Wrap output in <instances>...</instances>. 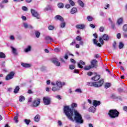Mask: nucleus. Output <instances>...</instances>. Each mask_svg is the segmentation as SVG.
<instances>
[{
    "mask_svg": "<svg viewBox=\"0 0 127 127\" xmlns=\"http://www.w3.org/2000/svg\"><path fill=\"white\" fill-rule=\"evenodd\" d=\"M64 111L67 119H68V120L71 122H74V120L76 124H79L80 125L84 124V120H83L82 115H81L79 112H78V111L76 110H74L73 111L69 106H64ZM73 113L74 114H73ZM74 117L73 119V117L74 116Z\"/></svg>",
    "mask_w": 127,
    "mask_h": 127,
    "instance_id": "nucleus-1",
    "label": "nucleus"
},
{
    "mask_svg": "<svg viewBox=\"0 0 127 127\" xmlns=\"http://www.w3.org/2000/svg\"><path fill=\"white\" fill-rule=\"evenodd\" d=\"M104 84V79H101L99 82H88L87 83V86H91L95 87V88H99Z\"/></svg>",
    "mask_w": 127,
    "mask_h": 127,
    "instance_id": "nucleus-2",
    "label": "nucleus"
},
{
    "mask_svg": "<svg viewBox=\"0 0 127 127\" xmlns=\"http://www.w3.org/2000/svg\"><path fill=\"white\" fill-rule=\"evenodd\" d=\"M108 115L111 119H116V118L119 117V115H120V112H119V111H118L117 110L112 109L109 110Z\"/></svg>",
    "mask_w": 127,
    "mask_h": 127,
    "instance_id": "nucleus-3",
    "label": "nucleus"
},
{
    "mask_svg": "<svg viewBox=\"0 0 127 127\" xmlns=\"http://www.w3.org/2000/svg\"><path fill=\"white\" fill-rule=\"evenodd\" d=\"M57 86H54L52 88V90L53 92H56L57 91H59L60 89H62L63 86H65V82H62L61 81H57L56 83Z\"/></svg>",
    "mask_w": 127,
    "mask_h": 127,
    "instance_id": "nucleus-4",
    "label": "nucleus"
},
{
    "mask_svg": "<svg viewBox=\"0 0 127 127\" xmlns=\"http://www.w3.org/2000/svg\"><path fill=\"white\" fill-rule=\"evenodd\" d=\"M31 12L32 16L36 17L37 19H40V16L39 15L38 12H37V11L34 10V9H31Z\"/></svg>",
    "mask_w": 127,
    "mask_h": 127,
    "instance_id": "nucleus-5",
    "label": "nucleus"
},
{
    "mask_svg": "<svg viewBox=\"0 0 127 127\" xmlns=\"http://www.w3.org/2000/svg\"><path fill=\"white\" fill-rule=\"evenodd\" d=\"M43 101L44 105L48 106V105H50V103H51V99L50 97H45L43 98Z\"/></svg>",
    "mask_w": 127,
    "mask_h": 127,
    "instance_id": "nucleus-6",
    "label": "nucleus"
},
{
    "mask_svg": "<svg viewBox=\"0 0 127 127\" xmlns=\"http://www.w3.org/2000/svg\"><path fill=\"white\" fill-rule=\"evenodd\" d=\"M14 71L10 72L5 77V80L6 81H8L9 80H11L14 76Z\"/></svg>",
    "mask_w": 127,
    "mask_h": 127,
    "instance_id": "nucleus-7",
    "label": "nucleus"
},
{
    "mask_svg": "<svg viewBox=\"0 0 127 127\" xmlns=\"http://www.w3.org/2000/svg\"><path fill=\"white\" fill-rule=\"evenodd\" d=\"M40 104V99L39 98H36L34 99L33 102V105L34 107H38Z\"/></svg>",
    "mask_w": 127,
    "mask_h": 127,
    "instance_id": "nucleus-8",
    "label": "nucleus"
},
{
    "mask_svg": "<svg viewBox=\"0 0 127 127\" xmlns=\"http://www.w3.org/2000/svg\"><path fill=\"white\" fill-rule=\"evenodd\" d=\"M91 67L92 68H97V64L98 63V61L96 60H93V61H91Z\"/></svg>",
    "mask_w": 127,
    "mask_h": 127,
    "instance_id": "nucleus-9",
    "label": "nucleus"
},
{
    "mask_svg": "<svg viewBox=\"0 0 127 127\" xmlns=\"http://www.w3.org/2000/svg\"><path fill=\"white\" fill-rule=\"evenodd\" d=\"M53 63L55 64L56 66H60V62H58V59L55 58L53 60Z\"/></svg>",
    "mask_w": 127,
    "mask_h": 127,
    "instance_id": "nucleus-10",
    "label": "nucleus"
},
{
    "mask_svg": "<svg viewBox=\"0 0 127 127\" xmlns=\"http://www.w3.org/2000/svg\"><path fill=\"white\" fill-rule=\"evenodd\" d=\"M85 26L86 25H85V24H78V25H76L75 27L78 29H84Z\"/></svg>",
    "mask_w": 127,
    "mask_h": 127,
    "instance_id": "nucleus-11",
    "label": "nucleus"
},
{
    "mask_svg": "<svg viewBox=\"0 0 127 127\" xmlns=\"http://www.w3.org/2000/svg\"><path fill=\"white\" fill-rule=\"evenodd\" d=\"M55 19L56 20H60V21H64V19H63V17L59 15H56L55 17Z\"/></svg>",
    "mask_w": 127,
    "mask_h": 127,
    "instance_id": "nucleus-12",
    "label": "nucleus"
},
{
    "mask_svg": "<svg viewBox=\"0 0 127 127\" xmlns=\"http://www.w3.org/2000/svg\"><path fill=\"white\" fill-rule=\"evenodd\" d=\"M93 105L96 108V107L100 106V105H101V102H100L99 101L94 100L93 101Z\"/></svg>",
    "mask_w": 127,
    "mask_h": 127,
    "instance_id": "nucleus-13",
    "label": "nucleus"
},
{
    "mask_svg": "<svg viewBox=\"0 0 127 127\" xmlns=\"http://www.w3.org/2000/svg\"><path fill=\"white\" fill-rule=\"evenodd\" d=\"M34 121L36 122V123H38L39 121H40V115H37L34 118Z\"/></svg>",
    "mask_w": 127,
    "mask_h": 127,
    "instance_id": "nucleus-14",
    "label": "nucleus"
},
{
    "mask_svg": "<svg viewBox=\"0 0 127 127\" xmlns=\"http://www.w3.org/2000/svg\"><path fill=\"white\" fill-rule=\"evenodd\" d=\"M23 26L24 28H30L31 29H32L33 28V27L31 26V25H28L27 23H23Z\"/></svg>",
    "mask_w": 127,
    "mask_h": 127,
    "instance_id": "nucleus-15",
    "label": "nucleus"
},
{
    "mask_svg": "<svg viewBox=\"0 0 127 127\" xmlns=\"http://www.w3.org/2000/svg\"><path fill=\"white\" fill-rule=\"evenodd\" d=\"M45 40L48 42H54V40L50 36H47L45 37Z\"/></svg>",
    "mask_w": 127,
    "mask_h": 127,
    "instance_id": "nucleus-16",
    "label": "nucleus"
},
{
    "mask_svg": "<svg viewBox=\"0 0 127 127\" xmlns=\"http://www.w3.org/2000/svg\"><path fill=\"white\" fill-rule=\"evenodd\" d=\"M77 65L79 68H80V69H82L83 66H82V65H85V62H83V61H80L79 63H78Z\"/></svg>",
    "mask_w": 127,
    "mask_h": 127,
    "instance_id": "nucleus-17",
    "label": "nucleus"
},
{
    "mask_svg": "<svg viewBox=\"0 0 127 127\" xmlns=\"http://www.w3.org/2000/svg\"><path fill=\"white\" fill-rule=\"evenodd\" d=\"M100 78H101V76L99 75L96 74V76L91 78V80L92 81H98V80H99Z\"/></svg>",
    "mask_w": 127,
    "mask_h": 127,
    "instance_id": "nucleus-18",
    "label": "nucleus"
},
{
    "mask_svg": "<svg viewBox=\"0 0 127 127\" xmlns=\"http://www.w3.org/2000/svg\"><path fill=\"white\" fill-rule=\"evenodd\" d=\"M77 8L73 7L70 10V13H71V14H74V13H76V12H77Z\"/></svg>",
    "mask_w": 127,
    "mask_h": 127,
    "instance_id": "nucleus-19",
    "label": "nucleus"
},
{
    "mask_svg": "<svg viewBox=\"0 0 127 127\" xmlns=\"http://www.w3.org/2000/svg\"><path fill=\"white\" fill-rule=\"evenodd\" d=\"M102 38L103 40H105V41H108L110 39V38L109 37V36L107 34H104L102 36Z\"/></svg>",
    "mask_w": 127,
    "mask_h": 127,
    "instance_id": "nucleus-20",
    "label": "nucleus"
},
{
    "mask_svg": "<svg viewBox=\"0 0 127 127\" xmlns=\"http://www.w3.org/2000/svg\"><path fill=\"white\" fill-rule=\"evenodd\" d=\"M93 43L94 44H95V45H97V46H99V47H101V46H102V45H101V44H100V43H98V41H97V40H96L95 39H94L93 40Z\"/></svg>",
    "mask_w": 127,
    "mask_h": 127,
    "instance_id": "nucleus-21",
    "label": "nucleus"
},
{
    "mask_svg": "<svg viewBox=\"0 0 127 127\" xmlns=\"http://www.w3.org/2000/svg\"><path fill=\"white\" fill-rule=\"evenodd\" d=\"M89 112H91V113H95V112H96V108L93 106H92L89 109Z\"/></svg>",
    "mask_w": 127,
    "mask_h": 127,
    "instance_id": "nucleus-22",
    "label": "nucleus"
},
{
    "mask_svg": "<svg viewBox=\"0 0 127 127\" xmlns=\"http://www.w3.org/2000/svg\"><path fill=\"white\" fill-rule=\"evenodd\" d=\"M71 55V56H73V54H70V52H67V53H65V56L64 57V59H68V56Z\"/></svg>",
    "mask_w": 127,
    "mask_h": 127,
    "instance_id": "nucleus-23",
    "label": "nucleus"
},
{
    "mask_svg": "<svg viewBox=\"0 0 127 127\" xmlns=\"http://www.w3.org/2000/svg\"><path fill=\"white\" fill-rule=\"evenodd\" d=\"M78 3L80 5V6H81V7H84L85 4H84V2H83V1L81 0H78Z\"/></svg>",
    "mask_w": 127,
    "mask_h": 127,
    "instance_id": "nucleus-24",
    "label": "nucleus"
},
{
    "mask_svg": "<svg viewBox=\"0 0 127 127\" xmlns=\"http://www.w3.org/2000/svg\"><path fill=\"white\" fill-rule=\"evenodd\" d=\"M21 65L25 68H29L30 67V64H28L21 63Z\"/></svg>",
    "mask_w": 127,
    "mask_h": 127,
    "instance_id": "nucleus-25",
    "label": "nucleus"
},
{
    "mask_svg": "<svg viewBox=\"0 0 127 127\" xmlns=\"http://www.w3.org/2000/svg\"><path fill=\"white\" fill-rule=\"evenodd\" d=\"M11 49H12L13 54H14V55H16V54H17V53L16 52V49L14 48L13 47H11Z\"/></svg>",
    "mask_w": 127,
    "mask_h": 127,
    "instance_id": "nucleus-26",
    "label": "nucleus"
},
{
    "mask_svg": "<svg viewBox=\"0 0 127 127\" xmlns=\"http://www.w3.org/2000/svg\"><path fill=\"white\" fill-rule=\"evenodd\" d=\"M18 114H16V116L14 117V121L15 122V123H16V124H17V123H18Z\"/></svg>",
    "mask_w": 127,
    "mask_h": 127,
    "instance_id": "nucleus-27",
    "label": "nucleus"
},
{
    "mask_svg": "<svg viewBox=\"0 0 127 127\" xmlns=\"http://www.w3.org/2000/svg\"><path fill=\"white\" fill-rule=\"evenodd\" d=\"M18 91H19V86H17L15 87V88L14 90V93L17 94V93H18Z\"/></svg>",
    "mask_w": 127,
    "mask_h": 127,
    "instance_id": "nucleus-28",
    "label": "nucleus"
},
{
    "mask_svg": "<svg viewBox=\"0 0 127 127\" xmlns=\"http://www.w3.org/2000/svg\"><path fill=\"white\" fill-rule=\"evenodd\" d=\"M123 18H120L118 19L117 20V24L119 25H120V24H122V23H123Z\"/></svg>",
    "mask_w": 127,
    "mask_h": 127,
    "instance_id": "nucleus-29",
    "label": "nucleus"
},
{
    "mask_svg": "<svg viewBox=\"0 0 127 127\" xmlns=\"http://www.w3.org/2000/svg\"><path fill=\"white\" fill-rule=\"evenodd\" d=\"M58 6L59 8H63L64 7V4L62 2H60L58 4Z\"/></svg>",
    "mask_w": 127,
    "mask_h": 127,
    "instance_id": "nucleus-30",
    "label": "nucleus"
},
{
    "mask_svg": "<svg viewBox=\"0 0 127 127\" xmlns=\"http://www.w3.org/2000/svg\"><path fill=\"white\" fill-rule=\"evenodd\" d=\"M19 102H24V101H25V98L24 96L21 95L19 97Z\"/></svg>",
    "mask_w": 127,
    "mask_h": 127,
    "instance_id": "nucleus-31",
    "label": "nucleus"
},
{
    "mask_svg": "<svg viewBox=\"0 0 127 127\" xmlns=\"http://www.w3.org/2000/svg\"><path fill=\"white\" fill-rule=\"evenodd\" d=\"M124 46H125V45L124 44V43L122 42H120L119 43V49H122V48H124Z\"/></svg>",
    "mask_w": 127,
    "mask_h": 127,
    "instance_id": "nucleus-32",
    "label": "nucleus"
},
{
    "mask_svg": "<svg viewBox=\"0 0 127 127\" xmlns=\"http://www.w3.org/2000/svg\"><path fill=\"white\" fill-rule=\"evenodd\" d=\"M35 35H36V37H37V38H39V36H40V32H39V31H36L35 32Z\"/></svg>",
    "mask_w": 127,
    "mask_h": 127,
    "instance_id": "nucleus-33",
    "label": "nucleus"
},
{
    "mask_svg": "<svg viewBox=\"0 0 127 127\" xmlns=\"http://www.w3.org/2000/svg\"><path fill=\"white\" fill-rule=\"evenodd\" d=\"M30 50H31V47L28 46V47L25 49V52H29Z\"/></svg>",
    "mask_w": 127,
    "mask_h": 127,
    "instance_id": "nucleus-34",
    "label": "nucleus"
},
{
    "mask_svg": "<svg viewBox=\"0 0 127 127\" xmlns=\"http://www.w3.org/2000/svg\"><path fill=\"white\" fill-rule=\"evenodd\" d=\"M0 58H5V54L2 52H0Z\"/></svg>",
    "mask_w": 127,
    "mask_h": 127,
    "instance_id": "nucleus-35",
    "label": "nucleus"
},
{
    "mask_svg": "<svg viewBox=\"0 0 127 127\" xmlns=\"http://www.w3.org/2000/svg\"><path fill=\"white\" fill-rule=\"evenodd\" d=\"M111 87V83H106L105 85V89H108V88H110Z\"/></svg>",
    "mask_w": 127,
    "mask_h": 127,
    "instance_id": "nucleus-36",
    "label": "nucleus"
},
{
    "mask_svg": "<svg viewBox=\"0 0 127 127\" xmlns=\"http://www.w3.org/2000/svg\"><path fill=\"white\" fill-rule=\"evenodd\" d=\"M49 9H51V5H48L45 8V11H47V10H49Z\"/></svg>",
    "mask_w": 127,
    "mask_h": 127,
    "instance_id": "nucleus-37",
    "label": "nucleus"
},
{
    "mask_svg": "<svg viewBox=\"0 0 127 127\" xmlns=\"http://www.w3.org/2000/svg\"><path fill=\"white\" fill-rule=\"evenodd\" d=\"M92 67L91 65L86 66L84 67V70H90Z\"/></svg>",
    "mask_w": 127,
    "mask_h": 127,
    "instance_id": "nucleus-38",
    "label": "nucleus"
},
{
    "mask_svg": "<svg viewBox=\"0 0 127 127\" xmlns=\"http://www.w3.org/2000/svg\"><path fill=\"white\" fill-rule=\"evenodd\" d=\"M75 93H79L81 94V93H82V90L80 88H77L75 90Z\"/></svg>",
    "mask_w": 127,
    "mask_h": 127,
    "instance_id": "nucleus-39",
    "label": "nucleus"
},
{
    "mask_svg": "<svg viewBox=\"0 0 127 127\" xmlns=\"http://www.w3.org/2000/svg\"><path fill=\"white\" fill-rule=\"evenodd\" d=\"M77 103H73L72 104H71V108L72 109H74L75 108H77Z\"/></svg>",
    "mask_w": 127,
    "mask_h": 127,
    "instance_id": "nucleus-40",
    "label": "nucleus"
},
{
    "mask_svg": "<svg viewBox=\"0 0 127 127\" xmlns=\"http://www.w3.org/2000/svg\"><path fill=\"white\" fill-rule=\"evenodd\" d=\"M75 39L77 40V41H82V37H81L80 36H77Z\"/></svg>",
    "mask_w": 127,
    "mask_h": 127,
    "instance_id": "nucleus-41",
    "label": "nucleus"
},
{
    "mask_svg": "<svg viewBox=\"0 0 127 127\" xmlns=\"http://www.w3.org/2000/svg\"><path fill=\"white\" fill-rule=\"evenodd\" d=\"M55 27H54V26L53 25H50L48 27V29L49 30H53V29H54Z\"/></svg>",
    "mask_w": 127,
    "mask_h": 127,
    "instance_id": "nucleus-42",
    "label": "nucleus"
},
{
    "mask_svg": "<svg viewBox=\"0 0 127 127\" xmlns=\"http://www.w3.org/2000/svg\"><path fill=\"white\" fill-rule=\"evenodd\" d=\"M60 26L62 28H64V27L66 26V24L65 23V22H62V23H61Z\"/></svg>",
    "mask_w": 127,
    "mask_h": 127,
    "instance_id": "nucleus-43",
    "label": "nucleus"
},
{
    "mask_svg": "<svg viewBox=\"0 0 127 127\" xmlns=\"http://www.w3.org/2000/svg\"><path fill=\"white\" fill-rule=\"evenodd\" d=\"M68 1L69 2L70 4H71V5H72V6L75 5V2H73V0H68Z\"/></svg>",
    "mask_w": 127,
    "mask_h": 127,
    "instance_id": "nucleus-44",
    "label": "nucleus"
},
{
    "mask_svg": "<svg viewBox=\"0 0 127 127\" xmlns=\"http://www.w3.org/2000/svg\"><path fill=\"white\" fill-rule=\"evenodd\" d=\"M123 31L127 32V25L125 24L123 26Z\"/></svg>",
    "mask_w": 127,
    "mask_h": 127,
    "instance_id": "nucleus-45",
    "label": "nucleus"
},
{
    "mask_svg": "<svg viewBox=\"0 0 127 127\" xmlns=\"http://www.w3.org/2000/svg\"><path fill=\"white\" fill-rule=\"evenodd\" d=\"M87 18L88 21H92V20H93V17L91 16H87Z\"/></svg>",
    "mask_w": 127,
    "mask_h": 127,
    "instance_id": "nucleus-46",
    "label": "nucleus"
},
{
    "mask_svg": "<svg viewBox=\"0 0 127 127\" xmlns=\"http://www.w3.org/2000/svg\"><path fill=\"white\" fill-rule=\"evenodd\" d=\"M22 10H23L24 11H27L28 10V8H27L26 6H24L22 7Z\"/></svg>",
    "mask_w": 127,
    "mask_h": 127,
    "instance_id": "nucleus-47",
    "label": "nucleus"
},
{
    "mask_svg": "<svg viewBox=\"0 0 127 127\" xmlns=\"http://www.w3.org/2000/svg\"><path fill=\"white\" fill-rule=\"evenodd\" d=\"M24 122L25 123V124L26 125H29V123H30V120L25 119L24 120Z\"/></svg>",
    "mask_w": 127,
    "mask_h": 127,
    "instance_id": "nucleus-48",
    "label": "nucleus"
},
{
    "mask_svg": "<svg viewBox=\"0 0 127 127\" xmlns=\"http://www.w3.org/2000/svg\"><path fill=\"white\" fill-rule=\"evenodd\" d=\"M69 69L71 70H73V69H75V65L73 64L70 65L69 66Z\"/></svg>",
    "mask_w": 127,
    "mask_h": 127,
    "instance_id": "nucleus-49",
    "label": "nucleus"
},
{
    "mask_svg": "<svg viewBox=\"0 0 127 127\" xmlns=\"http://www.w3.org/2000/svg\"><path fill=\"white\" fill-rule=\"evenodd\" d=\"M54 51H55V52H57V53L60 52V49H59L58 48H55L54 50Z\"/></svg>",
    "mask_w": 127,
    "mask_h": 127,
    "instance_id": "nucleus-50",
    "label": "nucleus"
},
{
    "mask_svg": "<svg viewBox=\"0 0 127 127\" xmlns=\"http://www.w3.org/2000/svg\"><path fill=\"white\" fill-rule=\"evenodd\" d=\"M99 42H100L101 44L102 45L104 44V41L103 40V38L102 37L100 38Z\"/></svg>",
    "mask_w": 127,
    "mask_h": 127,
    "instance_id": "nucleus-51",
    "label": "nucleus"
},
{
    "mask_svg": "<svg viewBox=\"0 0 127 127\" xmlns=\"http://www.w3.org/2000/svg\"><path fill=\"white\" fill-rule=\"evenodd\" d=\"M121 37H122V36H121V33H118L117 35V38L118 39H121Z\"/></svg>",
    "mask_w": 127,
    "mask_h": 127,
    "instance_id": "nucleus-52",
    "label": "nucleus"
},
{
    "mask_svg": "<svg viewBox=\"0 0 127 127\" xmlns=\"http://www.w3.org/2000/svg\"><path fill=\"white\" fill-rule=\"evenodd\" d=\"M104 29H104V27H101L99 28V31H100V32H103V31H104Z\"/></svg>",
    "mask_w": 127,
    "mask_h": 127,
    "instance_id": "nucleus-53",
    "label": "nucleus"
},
{
    "mask_svg": "<svg viewBox=\"0 0 127 127\" xmlns=\"http://www.w3.org/2000/svg\"><path fill=\"white\" fill-rule=\"evenodd\" d=\"M55 98H56V99H58L59 100H61V96L60 95H57L55 96Z\"/></svg>",
    "mask_w": 127,
    "mask_h": 127,
    "instance_id": "nucleus-54",
    "label": "nucleus"
},
{
    "mask_svg": "<svg viewBox=\"0 0 127 127\" xmlns=\"http://www.w3.org/2000/svg\"><path fill=\"white\" fill-rule=\"evenodd\" d=\"M65 6L66 8H70L71 7V5L69 4H66Z\"/></svg>",
    "mask_w": 127,
    "mask_h": 127,
    "instance_id": "nucleus-55",
    "label": "nucleus"
},
{
    "mask_svg": "<svg viewBox=\"0 0 127 127\" xmlns=\"http://www.w3.org/2000/svg\"><path fill=\"white\" fill-rule=\"evenodd\" d=\"M70 62H71V63H73V64H75V63H76V61H75V60L73 59H70Z\"/></svg>",
    "mask_w": 127,
    "mask_h": 127,
    "instance_id": "nucleus-56",
    "label": "nucleus"
},
{
    "mask_svg": "<svg viewBox=\"0 0 127 127\" xmlns=\"http://www.w3.org/2000/svg\"><path fill=\"white\" fill-rule=\"evenodd\" d=\"M113 47L114 48H117V43L115 41L113 43Z\"/></svg>",
    "mask_w": 127,
    "mask_h": 127,
    "instance_id": "nucleus-57",
    "label": "nucleus"
},
{
    "mask_svg": "<svg viewBox=\"0 0 127 127\" xmlns=\"http://www.w3.org/2000/svg\"><path fill=\"white\" fill-rule=\"evenodd\" d=\"M8 0H3L2 1V3H7Z\"/></svg>",
    "mask_w": 127,
    "mask_h": 127,
    "instance_id": "nucleus-58",
    "label": "nucleus"
},
{
    "mask_svg": "<svg viewBox=\"0 0 127 127\" xmlns=\"http://www.w3.org/2000/svg\"><path fill=\"white\" fill-rule=\"evenodd\" d=\"M10 40H14V36H13V35L10 36Z\"/></svg>",
    "mask_w": 127,
    "mask_h": 127,
    "instance_id": "nucleus-59",
    "label": "nucleus"
},
{
    "mask_svg": "<svg viewBox=\"0 0 127 127\" xmlns=\"http://www.w3.org/2000/svg\"><path fill=\"white\" fill-rule=\"evenodd\" d=\"M123 36L125 38H127V33H123Z\"/></svg>",
    "mask_w": 127,
    "mask_h": 127,
    "instance_id": "nucleus-60",
    "label": "nucleus"
},
{
    "mask_svg": "<svg viewBox=\"0 0 127 127\" xmlns=\"http://www.w3.org/2000/svg\"><path fill=\"white\" fill-rule=\"evenodd\" d=\"M87 75L88 76H92V75H93V72L89 71L87 73Z\"/></svg>",
    "mask_w": 127,
    "mask_h": 127,
    "instance_id": "nucleus-61",
    "label": "nucleus"
},
{
    "mask_svg": "<svg viewBox=\"0 0 127 127\" xmlns=\"http://www.w3.org/2000/svg\"><path fill=\"white\" fill-rule=\"evenodd\" d=\"M21 18L23 20H26V17L25 16H22Z\"/></svg>",
    "mask_w": 127,
    "mask_h": 127,
    "instance_id": "nucleus-62",
    "label": "nucleus"
},
{
    "mask_svg": "<svg viewBox=\"0 0 127 127\" xmlns=\"http://www.w3.org/2000/svg\"><path fill=\"white\" fill-rule=\"evenodd\" d=\"M123 110L124 111H125V112H127V106H124L123 107Z\"/></svg>",
    "mask_w": 127,
    "mask_h": 127,
    "instance_id": "nucleus-63",
    "label": "nucleus"
},
{
    "mask_svg": "<svg viewBox=\"0 0 127 127\" xmlns=\"http://www.w3.org/2000/svg\"><path fill=\"white\" fill-rule=\"evenodd\" d=\"M90 27H91V28H95V25L92 24H91L90 25Z\"/></svg>",
    "mask_w": 127,
    "mask_h": 127,
    "instance_id": "nucleus-64",
    "label": "nucleus"
}]
</instances>
